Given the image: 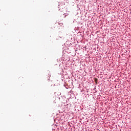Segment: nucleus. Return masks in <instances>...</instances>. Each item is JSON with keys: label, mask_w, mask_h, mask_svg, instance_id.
<instances>
[{"label": "nucleus", "mask_w": 131, "mask_h": 131, "mask_svg": "<svg viewBox=\"0 0 131 131\" xmlns=\"http://www.w3.org/2000/svg\"><path fill=\"white\" fill-rule=\"evenodd\" d=\"M95 80L96 82L97 81V78H95Z\"/></svg>", "instance_id": "1"}]
</instances>
